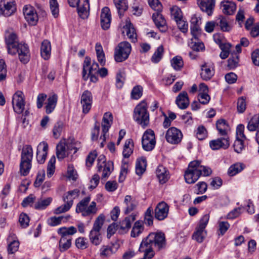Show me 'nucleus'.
<instances>
[{"label": "nucleus", "mask_w": 259, "mask_h": 259, "mask_svg": "<svg viewBox=\"0 0 259 259\" xmlns=\"http://www.w3.org/2000/svg\"><path fill=\"white\" fill-rule=\"evenodd\" d=\"M5 41L9 54L14 55L18 53L21 62L25 64L28 62L30 58L28 47L26 44L19 43L16 34H9L6 36Z\"/></svg>", "instance_id": "f257e3e1"}, {"label": "nucleus", "mask_w": 259, "mask_h": 259, "mask_svg": "<svg viewBox=\"0 0 259 259\" xmlns=\"http://www.w3.org/2000/svg\"><path fill=\"white\" fill-rule=\"evenodd\" d=\"M166 245L165 237L163 233L152 232L143 238L139 247V251L147 250L155 254L154 248L158 250L164 248Z\"/></svg>", "instance_id": "f03ea898"}, {"label": "nucleus", "mask_w": 259, "mask_h": 259, "mask_svg": "<svg viewBox=\"0 0 259 259\" xmlns=\"http://www.w3.org/2000/svg\"><path fill=\"white\" fill-rule=\"evenodd\" d=\"M133 119L142 127L145 128L149 124V113L148 104L145 100L141 101L135 108Z\"/></svg>", "instance_id": "7ed1b4c3"}, {"label": "nucleus", "mask_w": 259, "mask_h": 259, "mask_svg": "<svg viewBox=\"0 0 259 259\" xmlns=\"http://www.w3.org/2000/svg\"><path fill=\"white\" fill-rule=\"evenodd\" d=\"M33 149L31 145H26L22 148L21 153L19 171L21 176L28 175L32 167Z\"/></svg>", "instance_id": "20e7f679"}, {"label": "nucleus", "mask_w": 259, "mask_h": 259, "mask_svg": "<svg viewBox=\"0 0 259 259\" xmlns=\"http://www.w3.org/2000/svg\"><path fill=\"white\" fill-rule=\"evenodd\" d=\"M90 201V196H88L82 199L77 204L76 211L81 212L83 217L96 214L98 211L96 203L95 201H92L89 205Z\"/></svg>", "instance_id": "39448f33"}, {"label": "nucleus", "mask_w": 259, "mask_h": 259, "mask_svg": "<svg viewBox=\"0 0 259 259\" xmlns=\"http://www.w3.org/2000/svg\"><path fill=\"white\" fill-rule=\"evenodd\" d=\"M105 217L103 214L99 215L96 218L92 229L89 234V238L91 242L95 245H99L101 241L100 230L104 222Z\"/></svg>", "instance_id": "423d86ee"}, {"label": "nucleus", "mask_w": 259, "mask_h": 259, "mask_svg": "<svg viewBox=\"0 0 259 259\" xmlns=\"http://www.w3.org/2000/svg\"><path fill=\"white\" fill-rule=\"evenodd\" d=\"M131 44L127 41L120 42L115 48L114 59L117 62H121L126 60L131 52Z\"/></svg>", "instance_id": "0eeeda50"}, {"label": "nucleus", "mask_w": 259, "mask_h": 259, "mask_svg": "<svg viewBox=\"0 0 259 259\" xmlns=\"http://www.w3.org/2000/svg\"><path fill=\"white\" fill-rule=\"evenodd\" d=\"M156 139L154 132L151 129L147 130L143 134L142 138V145L143 149L150 151L155 147Z\"/></svg>", "instance_id": "6e6552de"}, {"label": "nucleus", "mask_w": 259, "mask_h": 259, "mask_svg": "<svg viewBox=\"0 0 259 259\" xmlns=\"http://www.w3.org/2000/svg\"><path fill=\"white\" fill-rule=\"evenodd\" d=\"M197 163V162H194V161L191 162L189 164L187 170L185 171L184 178L186 182L188 184L194 183L200 177V172L196 166Z\"/></svg>", "instance_id": "1a4fd4ad"}, {"label": "nucleus", "mask_w": 259, "mask_h": 259, "mask_svg": "<svg viewBox=\"0 0 259 259\" xmlns=\"http://www.w3.org/2000/svg\"><path fill=\"white\" fill-rule=\"evenodd\" d=\"M16 4L15 0L0 1V16L9 17L16 11Z\"/></svg>", "instance_id": "9d476101"}, {"label": "nucleus", "mask_w": 259, "mask_h": 259, "mask_svg": "<svg viewBox=\"0 0 259 259\" xmlns=\"http://www.w3.org/2000/svg\"><path fill=\"white\" fill-rule=\"evenodd\" d=\"M12 105L14 111L18 114H21L25 107L24 95L22 92L18 91L13 97Z\"/></svg>", "instance_id": "9b49d317"}, {"label": "nucleus", "mask_w": 259, "mask_h": 259, "mask_svg": "<svg viewBox=\"0 0 259 259\" xmlns=\"http://www.w3.org/2000/svg\"><path fill=\"white\" fill-rule=\"evenodd\" d=\"M183 134L181 131L175 127L169 128L166 133L165 139L171 144H178L182 141Z\"/></svg>", "instance_id": "f8f14e48"}, {"label": "nucleus", "mask_w": 259, "mask_h": 259, "mask_svg": "<svg viewBox=\"0 0 259 259\" xmlns=\"http://www.w3.org/2000/svg\"><path fill=\"white\" fill-rule=\"evenodd\" d=\"M23 11L25 19L28 24L31 25H35L38 18L34 8L30 5H26L24 7Z\"/></svg>", "instance_id": "ddd939ff"}, {"label": "nucleus", "mask_w": 259, "mask_h": 259, "mask_svg": "<svg viewBox=\"0 0 259 259\" xmlns=\"http://www.w3.org/2000/svg\"><path fill=\"white\" fill-rule=\"evenodd\" d=\"M98 68L99 65L95 62H93L91 66V58L89 57H86L83 65L82 78L84 80H87L89 78V75H87V71H88L89 73H97Z\"/></svg>", "instance_id": "4468645a"}, {"label": "nucleus", "mask_w": 259, "mask_h": 259, "mask_svg": "<svg viewBox=\"0 0 259 259\" xmlns=\"http://www.w3.org/2000/svg\"><path fill=\"white\" fill-rule=\"evenodd\" d=\"M135 220L136 214L132 213L125 217L123 220L119 223V225H116V229L120 234H125L127 233L131 228L132 224Z\"/></svg>", "instance_id": "2eb2a0df"}, {"label": "nucleus", "mask_w": 259, "mask_h": 259, "mask_svg": "<svg viewBox=\"0 0 259 259\" xmlns=\"http://www.w3.org/2000/svg\"><path fill=\"white\" fill-rule=\"evenodd\" d=\"M169 211L168 205L164 201L158 203L154 209V217L158 221H162L167 218Z\"/></svg>", "instance_id": "dca6fc26"}, {"label": "nucleus", "mask_w": 259, "mask_h": 259, "mask_svg": "<svg viewBox=\"0 0 259 259\" xmlns=\"http://www.w3.org/2000/svg\"><path fill=\"white\" fill-rule=\"evenodd\" d=\"M230 144L229 136L223 137L209 142L210 147L213 150H217L221 148L226 149L228 148Z\"/></svg>", "instance_id": "f3484780"}, {"label": "nucleus", "mask_w": 259, "mask_h": 259, "mask_svg": "<svg viewBox=\"0 0 259 259\" xmlns=\"http://www.w3.org/2000/svg\"><path fill=\"white\" fill-rule=\"evenodd\" d=\"M93 102V96L92 93L88 91H84L80 99V103L82 107V112L86 114L90 110Z\"/></svg>", "instance_id": "a211bd4d"}, {"label": "nucleus", "mask_w": 259, "mask_h": 259, "mask_svg": "<svg viewBox=\"0 0 259 259\" xmlns=\"http://www.w3.org/2000/svg\"><path fill=\"white\" fill-rule=\"evenodd\" d=\"M76 6L79 17L83 19L87 18L90 14L89 0H78Z\"/></svg>", "instance_id": "6ab92c4d"}, {"label": "nucleus", "mask_w": 259, "mask_h": 259, "mask_svg": "<svg viewBox=\"0 0 259 259\" xmlns=\"http://www.w3.org/2000/svg\"><path fill=\"white\" fill-rule=\"evenodd\" d=\"M100 18L102 28L104 30L108 29L111 21V15L109 8L105 7L102 9Z\"/></svg>", "instance_id": "aec40b11"}, {"label": "nucleus", "mask_w": 259, "mask_h": 259, "mask_svg": "<svg viewBox=\"0 0 259 259\" xmlns=\"http://www.w3.org/2000/svg\"><path fill=\"white\" fill-rule=\"evenodd\" d=\"M48 151V145L46 142H41L37 146L36 158L38 163L42 164L45 162Z\"/></svg>", "instance_id": "412c9836"}, {"label": "nucleus", "mask_w": 259, "mask_h": 259, "mask_svg": "<svg viewBox=\"0 0 259 259\" xmlns=\"http://www.w3.org/2000/svg\"><path fill=\"white\" fill-rule=\"evenodd\" d=\"M214 74V69L213 65L205 63L201 66L200 76L204 80H209Z\"/></svg>", "instance_id": "4be33fe9"}, {"label": "nucleus", "mask_w": 259, "mask_h": 259, "mask_svg": "<svg viewBox=\"0 0 259 259\" xmlns=\"http://www.w3.org/2000/svg\"><path fill=\"white\" fill-rule=\"evenodd\" d=\"M161 11H157L153 14L152 19L157 27L162 32H165L167 30L166 21Z\"/></svg>", "instance_id": "5701e85b"}, {"label": "nucleus", "mask_w": 259, "mask_h": 259, "mask_svg": "<svg viewBox=\"0 0 259 259\" xmlns=\"http://www.w3.org/2000/svg\"><path fill=\"white\" fill-rule=\"evenodd\" d=\"M215 0H197L201 10L211 16L215 5Z\"/></svg>", "instance_id": "b1692460"}, {"label": "nucleus", "mask_w": 259, "mask_h": 259, "mask_svg": "<svg viewBox=\"0 0 259 259\" xmlns=\"http://www.w3.org/2000/svg\"><path fill=\"white\" fill-rule=\"evenodd\" d=\"M155 172L156 177L161 184L165 183L169 178L168 171L162 165L157 166Z\"/></svg>", "instance_id": "393cba45"}, {"label": "nucleus", "mask_w": 259, "mask_h": 259, "mask_svg": "<svg viewBox=\"0 0 259 259\" xmlns=\"http://www.w3.org/2000/svg\"><path fill=\"white\" fill-rule=\"evenodd\" d=\"M176 103L179 108L181 109H186L190 103L187 93L183 91L179 94L176 98Z\"/></svg>", "instance_id": "a878e982"}, {"label": "nucleus", "mask_w": 259, "mask_h": 259, "mask_svg": "<svg viewBox=\"0 0 259 259\" xmlns=\"http://www.w3.org/2000/svg\"><path fill=\"white\" fill-rule=\"evenodd\" d=\"M220 7L223 13L228 15L233 14L236 10L235 3L228 1L222 2Z\"/></svg>", "instance_id": "bb28decb"}, {"label": "nucleus", "mask_w": 259, "mask_h": 259, "mask_svg": "<svg viewBox=\"0 0 259 259\" xmlns=\"http://www.w3.org/2000/svg\"><path fill=\"white\" fill-rule=\"evenodd\" d=\"M98 171H102V178H106L109 176L113 170V164L111 161H108L106 163L97 164Z\"/></svg>", "instance_id": "cd10ccee"}, {"label": "nucleus", "mask_w": 259, "mask_h": 259, "mask_svg": "<svg viewBox=\"0 0 259 259\" xmlns=\"http://www.w3.org/2000/svg\"><path fill=\"white\" fill-rule=\"evenodd\" d=\"M65 142L60 141L56 146V156L59 160H62L70 154Z\"/></svg>", "instance_id": "c85d7f7f"}, {"label": "nucleus", "mask_w": 259, "mask_h": 259, "mask_svg": "<svg viewBox=\"0 0 259 259\" xmlns=\"http://www.w3.org/2000/svg\"><path fill=\"white\" fill-rule=\"evenodd\" d=\"M113 121V116L110 112H106L103 116L102 127V133L106 134L111 126Z\"/></svg>", "instance_id": "c756f323"}, {"label": "nucleus", "mask_w": 259, "mask_h": 259, "mask_svg": "<svg viewBox=\"0 0 259 259\" xmlns=\"http://www.w3.org/2000/svg\"><path fill=\"white\" fill-rule=\"evenodd\" d=\"M51 46L50 42L48 40H44L40 47V54L45 60H48L51 56Z\"/></svg>", "instance_id": "7c9ffc66"}, {"label": "nucleus", "mask_w": 259, "mask_h": 259, "mask_svg": "<svg viewBox=\"0 0 259 259\" xmlns=\"http://www.w3.org/2000/svg\"><path fill=\"white\" fill-rule=\"evenodd\" d=\"M124 203L126 205V208L124 211L125 214H128L134 210L138 204V202L136 199L130 195L125 196Z\"/></svg>", "instance_id": "2f4dec72"}, {"label": "nucleus", "mask_w": 259, "mask_h": 259, "mask_svg": "<svg viewBox=\"0 0 259 259\" xmlns=\"http://www.w3.org/2000/svg\"><path fill=\"white\" fill-rule=\"evenodd\" d=\"M58 100V96L56 94L50 96L48 99L47 105L46 106V112L50 114L54 110Z\"/></svg>", "instance_id": "473e14b6"}, {"label": "nucleus", "mask_w": 259, "mask_h": 259, "mask_svg": "<svg viewBox=\"0 0 259 259\" xmlns=\"http://www.w3.org/2000/svg\"><path fill=\"white\" fill-rule=\"evenodd\" d=\"M216 126L221 136L223 137L228 136L227 132L229 127L225 120L222 119L218 120L216 123Z\"/></svg>", "instance_id": "72a5a7b5"}, {"label": "nucleus", "mask_w": 259, "mask_h": 259, "mask_svg": "<svg viewBox=\"0 0 259 259\" xmlns=\"http://www.w3.org/2000/svg\"><path fill=\"white\" fill-rule=\"evenodd\" d=\"M52 197L40 198L34 204L36 209L42 210L47 208L52 201Z\"/></svg>", "instance_id": "f704fd0d"}, {"label": "nucleus", "mask_w": 259, "mask_h": 259, "mask_svg": "<svg viewBox=\"0 0 259 259\" xmlns=\"http://www.w3.org/2000/svg\"><path fill=\"white\" fill-rule=\"evenodd\" d=\"M77 232L76 229L73 226L68 228L62 227L58 229V233L62 237L66 238H71V235L76 233Z\"/></svg>", "instance_id": "c9c22d12"}, {"label": "nucleus", "mask_w": 259, "mask_h": 259, "mask_svg": "<svg viewBox=\"0 0 259 259\" xmlns=\"http://www.w3.org/2000/svg\"><path fill=\"white\" fill-rule=\"evenodd\" d=\"M124 29L126 31V34L128 38L132 42H136L137 40V34L132 24L131 23H127L124 26Z\"/></svg>", "instance_id": "e433bc0d"}, {"label": "nucleus", "mask_w": 259, "mask_h": 259, "mask_svg": "<svg viewBox=\"0 0 259 259\" xmlns=\"http://www.w3.org/2000/svg\"><path fill=\"white\" fill-rule=\"evenodd\" d=\"M143 223L140 221H136L132 228L131 236L132 237H137L141 234L144 230Z\"/></svg>", "instance_id": "4c0bfd02"}, {"label": "nucleus", "mask_w": 259, "mask_h": 259, "mask_svg": "<svg viewBox=\"0 0 259 259\" xmlns=\"http://www.w3.org/2000/svg\"><path fill=\"white\" fill-rule=\"evenodd\" d=\"M66 146L70 154L73 151V153H75L80 148V143L77 141L75 142L73 139H68L66 142Z\"/></svg>", "instance_id": "58836bf2"}, {"label": "nucleus", "mask_w": 259, "mask_h": 259, "mask_svg": "<svg viewBox=\"0 0 259 259\" xmlns=\"http://www.w3.org/2000/svg\"><path fill=\"white\" fill-rule=\"evenodd\" d=\"M133 146L134 145L132 139H129L125 141L122 152V154L124 158H128L133 153Z\"/></svg>", "instance_id": "ea45409f"}, {"label": "nucleus", "mask_w": 259, "mask_h": 259, "mask_svg": "<svg viewBox=\"0 0 259 259\" xmlns=\"http://www.w3.org/2000/svg\"><path fill=\"white\" fill-rule=\"evenodd\" d=\"M78 193L79 191L77 189L68 191L63 197L64 201L65 203L72 206L73 205V199L78 196Z\"/></svg>", "instance_id": "a19ab883"}, {"label": "nucleus", "mask_w": 259, "mask_h": 259, "mask_svg": "<svg viewBox=\"0 0 259 259\" xmlns=\"http://www.w3.org/2000/svg\"><path fill=\"white\" fill-rule=\"evenodd\" d=\"M259 125V114L254 115L248 123L247 128L250 132L256 130Z\"/></svg>", "instance_id": "79ce46f5"}, {"label": "nucleus", "mask_w": 259, "mask_h": 259, "mask_svg": "<svg viewBox=\"0 0 259 259\" xmlns=\"http://www.w3.org/2000/svg\"><path fill=\"white\" fill-rule=\"evenodd\" d=\"M217 24L223 31L228 32L232 29V26L229 24L226 18L223 16H220L218 19Z\"/></svg>", "instance_id": "37998d69"}, {"label": "nucleus", "mask_w": 259, "mask_h": 259, "mask_svg": "<svg viewBox=\"0 0 259 259\" xmlns=\"http://www.w3.org/2000/svg\"><path fill=\"white\" fill-rule=\"evenodd\" d=\"M172 67L176 71L180 70L184 66V62L182 57L177 56L172 58L170 61Z\"/></svg>", "instance_id": "c03bdc74"}, {"label": "nucleus", "mask_w": 259, "mask_h": 259, "mask_svg": "<svg viewBox=\"0 0 259 259\" xmlns=\"http://www.w3.org/2000/svg\"><path fill=\"white\" fill-rule=\"evenodd\" d=\"M72 238H65L61 236L59 241V248L61 252L67 250L71 246Z\"/></svg>", "instance_id": "a18cd8bd"}, {"label": "nucleus", "mask_w": 259, "mask_h": 259, "mask_svg": "<svg viewBox=\"0 0 259 259\" xmlns=\"http://www.w3.org/2000/svg\"><path fill=\"white\" fill-rule=\"evenodd\" d=\"M116 8L118 10V14L120 16L128 8L127 2L126 0H114Z\"/></svg>", "instance_id": "49530a36"}, {"label": "nucleus", "mask_w": 259, "mask_h": 259, "mask_svg": "<svg viewBox=\"0 0 259 259\" xmlns=\"http://www.w3.org/2000/svg\"><path fill=\"white\" fill-rule=\"evenodd\" d=\"M164 53V48L162 45L159 46L151 57V61L157 63L162 59Z\"/></svg>", "instance_id": "de8ad7c7"}, {"label": "nucleus", "mask_w": 259, "mask_h": 259, "mask_svg": "<svg viewBox=\"0 0 259 259\" xmlns=\"http://www.w3.org/2000/svg\"><path fill=\"white\" fill-rule=\"evenodd\" d=\"M244 166V165L241 163H236L231 165L228 170V174L230 176H234L239 172L241 171Z\"/></svg>", "instance_id": "09e8293b"}, {"label": "nucleus", "mask_w": 259, "mask_h": 259, "mask_svg": "<svg viewBox=\"0 0 259 259\" xmlns=\"http://www.w3.org/2000/svg\"><path fill=\"white\" fill-rule=\"evenodd\" d=\"M239 55L237 53H232L231 56L228 60V67L230 69L237 67L239 63Z\"/></svg>", "instance_id": "8fccbe9b"}, {"label": "nucleus", "mask_w": 259, "mask_h": 259, "mask_svg": "<svg viewBox=\"0 0 259 259\" xmlns=\"http://www.w3.org/2000/svg\"><path fill=\"white\" fill-rule=\"evenodd\" d=\"M195 136L199 140H203L208 136V133L206 128L203 125L199 126L195 132Z\"/></svg>", "instance_id": "3c124183"}, {"label": "nucleus", "mask_w": 259, "mask_h": 259, "mask_svg": "<svg viewBox=\"0 0 259 259\" xmlns=\"http://www.w3.org/2000/svg\"><path fill=\"white\" fill-rule=\"evenodd\" d=\"M146 167V160L141 158L138 160L136 165V172L138 175H142L145 170Z\"/></svg>", "instance_id": "603ef678"}, {"label": "nucleus", "mask_w": 259, "mask_h": 259, "mask_svg": "<svg viewBox=\"0 0 259 259\" xmlns=\"http://www.w3.org/2000/svg\"><path fill=\"white\" fill-rule=\"evenodd\" d=\"M206 232L205 229H200V228L197 227L196 231L193 235V239L195 240L199 243H201L205 237Z\"/></svg>", "instance_id": "864d4df0"}, {"label": "nucleus", "mask_w": 259, "mask_h": 259, "mask_svg": "<svg viewBox=\"0 0 259 259\" xmlns=\"http://www.w3.org/2000/svg\"><path fill=\"white\" fill-rule=\"evenodd\" d=\"M143 94V88L140 85H137L133 88L131 94V98L133 100H138L140 99Z\"/></svg>", "instance_id": "5fc2aeb1"}, {"label": "nucleus", "mask_w": 259, "mask_h": 259, "mask_svg": "<svg viewBox=\"0 0 259 259\" xmlns=\"http://www.w3.org/2000/svg\"><path fill=\"white\" fill-rule=\"evenodd\" d=\"M170 14L175 21L183 18L181 10L176 6H174L170 8Z\"/></svg>", "instance_id": "6e6d98bb"}, {"label": "nucleus", "mask_w": 259, "mask_h": 259, "mask_svg": "<svg viewBox=\"0 0 259 259\" xmlns=\"http://www.w3.org/2000/svg\"><path fill=\"white\" fill-rule=\"evenodd\" d=\"M194 162H197L196 166L198 167L199 171L200 172V176H208L211 174V169L207 166H205L201 165V162L198 160L194 161Z\"/></svg>", "instance_id": "4d7b16f0"}, {"label": "nucleus", "mask_w": 259, "mask_h": 259, "mask_svg": "<svg viewBox=\"0 0 259 259\" xmlns=\"http://www.w3.org/2000/svg\"><path fill=\"white\" fill-rule=\"evenodd\" d=\"M56 158L53 156L50 159L47 166V175L50 178L54 174L55 169Z\"/></svg>", "instance_id": "13d9d810"}, {"label": "nucleus", "mask_w": 259, "mask_h": 259, "mask_svg": "<svg viewBox=\"0 0 259 259\" xmlns=\"http://www.w3.org/2000/svg\"><path fill=\"white\" fill-rule=\"evenodd\" d=\"M50 8L55 18L58 17L59 13V4L57 0H50Z\"/></svg>", "instance_id": "bf43d9fd"}, {"label": "nucleus", "mask_w": 259, "mask_h": 259, "mask_svg": "<svg viewBox=\"0 0 259 259\" xmlns=\"http://www.w3.org/2000/svg\"><path fill=\"white\" fill-rule=\"evenodd\" d=\"M63 128V123L61 121L58 122L55 124L53 130V136L54 138L57 139L60 136Z\"/></svg>", "instance_id": "052dcab7"}, {"label": "nucleus", "mask_w": 259, "mask_h": 259, "mask_svg": "<svg viewBox=\"0 0 259 259\" xmlns=\"http://www.w3.org/2000/svg\"><path fill=\"white\" fill-rule=\"evenodd\" d=\"M7 68L4 59H0V81L4 80L7 76Z\"/></svg>", "instance_id": "680f3d73"}, {"label": "nucleus", "mask_w": 259, "mask_h": 259, "mask_svg": "<svg viewBox=\"0 0 259 259\" xmlns=\"http://www.w3.org/2000/svg\"><path fill=\"white\" fill-rule=\"evenodd\" d=\"M243 139L236 138L233 144V147L235 152L240 153L244 149Z\"/></svg>", "instance_id": "e2e57ef3"}, {"label": "nucleus", "mask_w": 259, "mask_h": 259, "mask_svg": "<svg viewBox=\"0 0 259 259\" xmlns=\"http://www.w3.org/2000/svg\"><path fill=\"white\" fill-rule=\"evenodd\" d=\"M128 164L127 161L122 160L121 166V170L119 176V179L122 181L124 180L126 174L128 172Z\"/></svg>", "instance_id": "0e129e2a"}, {"label": "nucleus", "mask_w": 259, "mask_h": 259, "mask_svg": "<svg viewBox=\"0 0 259 259\" xmlns=\"http://www.w3.org/2000/svg\"><path fill=\"white\" fill-rule=\"evenodd\" d=\"M19 242L18 240L11 241L8 246V252L9 254H13L16 252L19 248Z\"/></svg>", "instance_id": "69168bd1"}, {"label": "nucleus", "mask_w": 259, "mask_h": 259, "mask_svg": "<svg viewBox=\"0 0 259 259\" xmlns=\"http://www.w3.org/2000/svg\"><path fill=\"white\" fill-rule=\"evenodd\" d=\"M148 4L155 12L162 11V6L159 0H148Z\"/></svg>", "instance_id": "338daca9"}, {"label": "nucleus", "mask_w": 259, "mask_h": 259, "mask_svg": "<svg viewBox=\"0 0 259 259\" xmlns=\"http://www.w3.org/2000/svg\"><path fill=\"white\" fill-rule=\"evenodd\" d=\"M198 99L200 103L205 105L208 103L210 97L207 93H199L198 96Z\"/></svg>", "instance_id": "774afa93"}]
</instances>
